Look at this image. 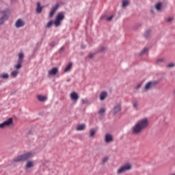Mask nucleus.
<instances>
[{
	"label": "nucleus",
	"instance_id": "7c9ffc66",
	"mask_svg": "<svg viewBox=\"0 0 175 175\" xmlns=\"http://www.w3.org/2000/svg\"><path fill=\"white\" fill-rule=\"evenodd\" d=\"M165 61V59H163V58H160V59H158L157 60V64H161V62H163Z\"/></svg>",
	"mask_w": 175,
	"mask_h": 175
},
{
	"label": "nucleus",
	"instance_id": "2eb2a0df",
	"mask_svg": "<svg viewBox=\"0 0 175 175\" xmlns=\"http://www.w3.org/2000/svg\"><path fill=\"white\" fill-rule=\"evenodd\" d=\"M72 64L71 62L68 63V64L66 66V68L64 70V72L65 73L69 72L70 69H72Z\"/></svg>",
	"mask_w": 175,
	"mask_h": 175
},
{
	"label": "nucleus",
	"instance_id": "c756f323",
	"mask_svg": "<svg viewBox=\"0 0 175 175\" xmlns=\"http://www.w3.org/2000/svg\"><path fill=\"white\" fill-rule=\"evenodd\" d=\"M147 51H148V48H144L143 49V51L141 52V55H143L146 54V53H147Z\"/></svg>",
	"mask_w": 175,
	"mask_h": 175
},
{
	"label": "nucleus",
	"instance_id": "423d86ee",
	"mask_svg": "<svg viewBox=\"0 0 175 175\" xmlns=\"http://www.w3.org/2000/svg\"><path fill=\"white\" fill-rule=\"evenodd\" d=\"M132 169V165L131 164H125L124 165L120 167L118 170V174H121L126 172V170H131Z\"/></svg>",
	"mask_w": 175,
	"mask_h": 175
},
{
	"label": "nucleus",
	"instance_id": "9b49d317",
	"mask_svg": "<svg viewBox=\"0 0 175 175\" xmlns=\"http://www.w3.org/2000/svg\"><path fill=\"white\" fill-rule=\"evenodd\" d=\"M58 73V68H53L49 71V76H55Z\"/></svg>",
	"mask_w": 175,
	"mask_h": 175
},
{
	"label": "nucleus",
	"instance_id": "a19ab883",
	"mask_svg": "<svg viewBox=\"0 0 175 175\" xmlns=\"http://www.w3.org/2000/svg\"><path fill=\"white\" fill-rule=\"evenodd\" d=\"M140 88V85H139L137 87V89H139Z\"/></svg>",
	"mask_w": 175,
	"mask_h": 175
},
{
	"label": "nucleus",
	"instance_id": "f03ea898",
	"mask_svg": "<svg viewBox=\"0 0 175 175\" xmlns=\"http://www.w3.org/2000/svg\"><path fill=\"white\" fill-rule=\"evenodd\" d=\"M33 157V152H28L23 154L17 156L13 159L14 162H24L25 161H27V159H29L30 158H32Z\"/></svg>",
	"mask_w": 175,
	"mask_h": 175
},
{
	"label": "nucleus",
	"instance_id": "4be33fe9",
	"mask_svg": "<svg viewBox=\"0 0 175 175\" xmlns=\"http://www.w3.org/2000/svg\"><path fill=\"white\" fill-rule=\"evenodd\" d=\"M6 20H8V16L4 15L1 18H0V24H3Z\"/></svg>",
	"mask_w": 175,
	"mask_h": 175
},
{
	"label": "nucleus",
	"instance_id": "2f4dec72",
	"mask_svg": "<svg viewBox=\"0 0 175 175\" xmlns=\"http://www.w3.org/2000/svg\"><path fill=\"white\" fill-rule=\"evenodd\" d=\"M107 161H109V157H105L103 159V163H106V162H107Z\"/></svg>",
	"mask_w": 175,
	"mask_h": 175
},
{
	"label": "nucleus",
	"instance_id": "1a4fd4ad",
	"mask_svg": "<svg viewBox=\"0 0 175 175\" xmlns=\"http://www.w3.org/2000/svg\"><path fill=\"white\" fill-rule=\"evenodd\" d=\"M24 25H25V23H24L23 21L21 19H18L15 23V26L16 28L24 27Z\"/></svg>",
	"mask_w": 175,
	"mask_h": 175
},
{
	"label": "nucleus",
	"instance_id": "c85d7f7f",
	"mask_svg": "<svg viewBox=\"0 0 175 175\" xmlns=\"http://www.w3.org/2000/svg\"><path fill=\"white\" fill-rule=\"evenodd\" d=\"M54 24V22L53 21H50L47 24H46V28H50Z\"/></svg>",
	"mask_w": 175,
	"mask_h": 175
},
{
	"label": "nucleus",
	"instance_id": "72a5a7b5",
	"mask_svg": "<svg viewBox=\"0 0 175 175\" xmlns=\"http://www.w3.org/2000/svg\"><path fill=\"white\" fill-rule=\"evenodd\" d=\"M167 68H173L174 66V64L173 63H170L167 64Z\"/></svg>",
	"mask_w": 175,
	"mask_h": 175
},
{
	"label": "nucleus",
	"instance_id": "f704fd0d",
	"mask_svg": "<svg viewBox=\"0 0 175 175\" xmlns=\"http://www.w3.org/2000/svg\"><path fill=\"white\" fill-rule=\"evenodd\" d=\"M167 23H170V21H173V18H167L166 19Z\"/></svg>",
	"mask_w": 175,
	"mask_h": 175
},
{
	"label": "nucleus",
	"instance_id": "aec40b11",
	"mask_svg": "<svg viewBox=\"0 0 175 175\" xmlns=\"http://www.w3.org/2000/svg\"><path fill=\"white\" fill-rule=\"evenodd\" d=\"M83 129H85V124H79L77 127V131H83Z\"/></svg>",
	"mask_w": 175,
	"mask_h": 175
},
{
	"label": "nucleus",
	"instance_id": "cd10ccee",
	"mask_svg": "<svg viewBox=\"0 0 175 175\" xmlns=\"http://www.w3.org/2000/svg\"><path fill=\"white\" fill-rule=\"evenodd\" d=\"M0 77H1L2 79H8L9 78V75H8V74H1L0 75Z\"/></svg>",
	"mask_w": 175,
	"mask_h": 175
},
{
	"label": "nucleus",
	"instance_id": "ea45409f",
	"mask_svg": "<svg viewBox=\"0 0 175 175\" xmlns=\"http://www.w3.org/2000/svg\"><path fill=\"white\" fill-rule=\"evenodd\" d=\"M62 51H64V47H62V48L60 49V52H62Z\"/></svg>",
	"mask_w": 175,
	"mask_h": 175
},
{
	"label": "nucleus",
	"instance_id": "dca6fc26",
	"mask_svg": "<svg viewBox=\"0 0 175 175\" xmlns=\"http://www.w3.org/2000/svg\"><path fill=\"white\" fill-rule=\"evenodd\" d=\"M107 96V93L106 92H103L100 94V100H105Z\"/></svg>",
	"mask_w": 175,
	"mask_h": 175
},
{
	"label": "nucleus",
	"instance_id": "393cba45",
	"mask_svg": "<svg viewBox=\"0 0 175 175\" xmlns=\"http://www.w3.org/2000/svg\"><path fill=\"white\" fill-rule=\"evenodd\" d=\"M18 75V71L17 70H14L11 72V75L12 77H17V75Z\"/></svg>",
	"mask_w": 175,
	"mask_h": 175
},
{
	"label": "nucleus",
	"instance_id": "473e14b6",
	"mask_svg": "<svg viewBox=\"0 0 175 175\" xmlns=\"http://www.w3.org/2000/svg\"><path fill=\"white\" fill-rule=\"evenodd\" d=\"M88 103V99H83L82 100V105H85Z\"/></svg>",
	"mask_w": 175,
	"mask_h": 175
},
{
	"label": "nucleus",
	"instance_id": "412c9836",
	"mask_svg": "<svg viewBox=\"0 0 175 175\" xmlns=\"http://www.w3.org/2000/svg\"><path fill=\"white\" fill-rule=\"evenodd\" d=\"M162 8V3H157L155 5V9L158 10V12L161 11V8Z\"/></svg>",
	"mask_w": 175,
	"mask_h": 175
},
{
	"label": "nucleus",
	"instance_id": "f3484780",
	"mask_svg": "<svg viewBox=\"0 0 175 175\" xmlns=\"http://www.w3.org/2000/svg\"><path fill=\"white\" fill-rule=\"evenodd\" d=\"M121 111V105H116L114 108H113V113L114 114H117V113H118V111Z\"/></svg>",
	"mask_w": 175,
	"mask_h": 175
},
{
	"label": "nucleus",
	"instance_id": "c9c22d12",
	"mask_svg": "<svg viewBox=\"0 0 175 175\" xmlns=\"http://www.w3.org/2000/svg\"><path fill=\"white\" fill-rule=\"evenodd\" d=\"M111 20H113V16H111L107 18V21H111Z\"/></svg>",
	"mask_w": 175,
	"mask_h": 175
},
{
	"label": "nucleus",
	"instance_id": "ddd939ff",
	"mask_svg": "<svg viewBox=\"0 0 175 175\" xmlns=\"http://www.w3.org/2000/svg\"><path fill=\"white\" fill-rule=\"evenodd\" d=\"M105 140V143H110V142H113V136L110 134H107Z\"/></svg>",
	"mask_w": 175,
	"mask_h": 175
},
{
	"label": "nucleus",
	"instance_id": "e433bc0d",
	"mask_svg": "<svg viewBox=\"0 0 175 175\" xmlns=\"http://www.w3.org/2000/svg\"><path fill=\"white\" fill-rule=\"evenodd\" d=\"M105 50H106L105 46H101L100 49V51H105Z\"/></svg>",
	"mask_w": 175,
	"mask_h": 175
},
{
	"label": "nucleus",
	"instance_id": "4c0bfd02",
	"mask_svg": "<svg viewBox=\"0 0 175 175\" xmlns=\"http://www.w3.org/2000/svg\"><path fill=\"white\" fill-rule=\"evenodd\" d=\"M137 105H138L137 102H134L133 103V107H137Z\"/></svg>",
	"mask_w": 175,
	"mask_h": 175
},
{
	"label": "nucleus",
	"instance_id": "0eeeda50",
	"mask_svg": "<svg viewBox=\"0 0 175 175\" xmlns=\"http://www.w3.org/2000/svg\"><path fill=\"white\" fill-rule=\"evenodd\" d=\"M155 85H157V81H150V82H148L145 85L144 90L146 91H148V90H151V88H152L153 87H155Z\"/></svg>",
	"mask_w": 175,
	"mask_h": 175
},
{
	"label": "nucleus",
	"instance_id": "9d476101",
	"mask_svg": "<svg viewBox=\"0 0 175 175\" xmlns=\"http://www.w3.org/2000/svg\"><path fill=\"white\" fill-rule=\"evenodd\" d=\"M37 99L39 102H46V100H47V96L41 94H38Z\"/></svg>",
	"mask_w": 175,
	"mask_h": 175
},
{
	"label": "nucleus",
	"instance_id": "6ab92c4d",
	"mask_svg": "<svg viewBox=\"0 0 175 175\" xmlns=\"http://www.w3.org/2000/svg\"><path fill=\"white\" fill-rule=\"evenodd\" d=\"M24 60V53H19L18 54V62H22Z\"/></svg>",
	"mask_w": 175,
	"mask_h": 175
},
{
	"label": "nucleus",
	"instance_id": "7ed1b4c3",
	"mask_svg": "<svg viewBox=\"0 0 175 175\" xmlns=\"http://www.w3.org/2000/svg\"><path fill=\"white\" fill-rule=\"evenodd\" d=\"M64 18H65V14L64 12L58 13L53 21L55 27H59V25H61V21H62Z\"/></svg>",
	"mask_w": 175,
	"mask_h": 175
},
{
	"label": "nucleus",
	"instance_id": "20e7f679",
	"mask_svg": "<svg viewBox=\"0 0 175 175\" xmlns=\"http://www.w3.org/2000/svg\"><path fill=\"white\" fill-rule=\"evenodd\" d=\"M12 124H13V118H10L7 120H5L3 122L0 123V129H4V128L10 126V125H12Z\"/></svg>",
	"mask_w": 175,
	"mask_h": 175
},
{
	"label": "nucleus",
	"instance_id": "b1692460",
	"mask_svg": "<svg viewBox=\"0 0 175 175\" xmlns=\"http://www.w3.org/2000/svg\"><path fill=\"white\" fill-rule=\"evenodd\" d=\"M22 64H23V62H17V64L14 66L15 69H20L21 68Z\"/></svg>",
	"mask_w": 175,
	"mask_h": 175
},
{
	"label": "nucleus",
	"instance_id": "f257e3e1",
	"mask_svg": "<svg viewBox=\"0 0 175 175\" xmlns=\"http://www.w3.org/2000/svg\"><path fill=\"white\" fill-rule=\"evenodd\" d=\"M147 126H148V119L146 118L141 119L133 126L132 132L134 135H139Z\"/></svg>",
	"mask_w": 175,
	"mask_h": 175
},
{
	"label": "nucleus",
	"instance_id": "58836bf2",
	"mask_svg": "<svg viewBox=\"0 0 175 175\" xmlns=\"http://www.w3.org/2000/svg\"><path fill=\"white\" fill-rule=\"evenodd\" d=\"M92 57H94V54L93 53L89 54V58H92Z\"/></svg>",
	"mask_w": 175,
	"mask_h": 175
},
{
	"label": "nucleus",
	"instance_id": "39448f33",
	"mask_svg": "<svg viewBox=\"0 0 175 175\" xmlns=\"http://www.w3.org/2000/svg\"><path fill=\"white\" fill-rule=\"evenodd\" d=\"M132 169V165L131 164H125L124 165L120 167L118 170V174H121L126 172V170H131Z\"/></svg>",
	"mask_w": 175,
	"mask_h": 175
},
{
	"label": "nucleus",
	"instance_id": "4468645a",
	"mask_svg": "<svg viewBox=\"0 0 175 175\" xmlns=\"http://www.w3.org/2000/svg\"><path fill=\"white\" fill-rule=\"evenodd\" d=\"M35 166V163L33 161H29L26 163L27 169H31V167H33Z\"/></svg>",
	"mask_w": 175,
	"mask_h": 175
},
{
	"label": "nucleus",
	"instance_id": "bb28decb",
	"mask_svg": "<svg viewBox=\"0 0 175 175\" xmlns=\"http://www.w3.org/2000/svg\"><path fill=\"white\" fill-rule=\"evenodd\" d=\"M94 135H95V130L91 129L90 131V137H94Z\"/></svg>",
	"mask_w": 175,
	"mask_h": 175
},
{
	"label": "nucleus",
	"instance_id": "f8f14e48",
	"mask_svg": "<svg viewBox=\"0 0 175 175\" xmlns=\"http://www.w3.org/2000/svg\"><path fill=\"white\" fill-rule=\"evenodd\" d=\"M70 98L72 99V100H79V94H77V93L76 92H72L70 95Z\"/></svg>",
	"mask_w": 175,
	"mask_h": 175
},
{
	"label": "nucleus",
	"instance_id": "5701e85b",
	"mask_svg": "<svg viewBox=\"0 0 175 175\" xmlns=\"http://www.w3.org/2000/svg\"><path fill=\"white\" fill-rule=\"evenodd\" d=\"M129 5V0H122V7L126 8V6H128Z\"/></svg>",
	"mask_w": 175,
	"mask_h": 175
},
{
	"label": "nucleus",
	"instance_id": "a878e982",
	"mask_svg": "<svg viewBox=\"0 0 175 175\" xmlns=\"http://www.w3.org/2000/svg\"><path fill=\"white\" fill-rule=\"evenodd\" d=\"M105 111H106V109H105V108H101L99 110L98 113L100 114V116H103V114L105 113Z\"/></svg>",
	"mask_w": 175,
	"mask_h": 175
},
{
	"label": "nucleus",
	"instance_id": "a211bd4d",
	"mask_svg": "<svg viewBox=\"0 0 175 175\" xmlns=\"http://www.w3.org/2000/svg\"><path fill=\"white\" fill-rule=\"evenodd\" d=\"M42 9H43V7L40 6V3L38 2L37 3V8H36L37 13H42Z\"/></svg>",
	"mask_w": 175,
	"mask_h": 175
},
{
	"label": "nucleus",
	"instance_id": "6e6552de",
	"mask_svg": "<svg viewBox=\"0 0 175 175\" xmlns=\"http://www.w3.org/2000/svg\"><path fill=\"white\" fill-rule=\"evenodd\" d=\"M59 8V3L56 4L55 6L51 8V12L49 13V17H53V16H54V14L55 13V12H57Z\"/></svg>",
	"mask_w": 175,
	"mask_h": 175
},
{
	"label": "nucleus",
	"instance_id": "79ce46f5",
	"mask_svg": "<svg viewBox=\"0 0 175 175\" xmlns=\"http://www.w3.org/2000/svg\"><path fill=\"white\" fill-rule=\"evenodd\" d=\"M82 49H84V46H82Z\"/></svg>",
	"mask_w": 175,
	"mask_h": 175
}]
</instances>
